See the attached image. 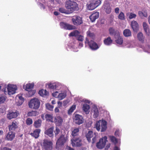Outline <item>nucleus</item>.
<instances>
[{"label":"nucleus","mask_w":150,"mask_h":150,"mask_svg":"<svg viewBox=\"0 0 150 150\" xmlns=\"http://www.w3.org/2000/svg\"><path fill=\"white\" fill-rule=\"evenodd\" d=\"M137 17V15L135 13H130L129 18L130 19H132L133 18H135Z\"/></svg>","instance_id":"nucleus-52"},{"label":"nucleus","mask_w":150,"mask_h":150,"mask_svg":"<svg viewBox=\"0 0 150 150\" xmlns=\"http://www.w3.org/2000/svg\"><path fill=\"white\" fill-rule=\"evenodd\" d=\"M47 85L48 88L51 89H55L56 88V85L51 83H48Z\"/></svg>","instance_id":"nucleus-44"},{"label":"nucleus","mask_w":150,"mask_h":150,"mask_svg":"<svg viewBox=\"0 0 150 150\" xmlns=\"http://www.w3.org/2000/svg\"><path fill=\"white\" fill-rule=\"evenodd\" d=\"M79 128H76L74 129L72 131L71 135L73 138L79 137Z\"/></svg>","instance_id":"nucleus-24"},{"label":"nucleus","mask_w":150,"mask_h":150,"mask_svg":"<svg viewBox=\"0 0 150 150\" xmlns=\"http://www.w3.org/2000/svg\"><path fill=\"white\" fill-rule=\"evenodd\" d=\"M93 5L97 7L101 3V1L100 0H93L92 1Z\"/></svg>","instance_id":"nucleus-41"},{"label":"nucleus","mask_w":150,"mask_h":150,"mask_svg":"<svg viewBox=\"0 0 150 150\" xmlns=\"http://www.w3.org/2000/svg\"><path fill=\"white\" fill-rule=\"evenodd\" d=\"M54 129V127L53 126L48 128L45 132V134L48 135L50 137L53 138L54 137L53 131Z\"/></svg>","instance_id":"nucleus-18"},{"label":"nucleus","mask_w":150,"mask_h":150,"mask_svg":"<svg viewBox=\"0 0 150 150\" xmlns=\"http://www.w3.org/2000/svg\"><path fill=\"white\" fill-rule=\"evenodd\" d=\"M59 25L61 28L66 30H71L76 28L75 26L65 22H62L60 23Z\"/></svg>","instance_id":"nucleus-7"},{"label":"nucleus","mask_w":150,"mask_h":150,"mask_svg":"<svg viewBox=\"0 0 150 150\" xmlns=\"http://www.w3.org/2000/svg\"><path fill=\"white\" fill-rule=\"evenodd\" d=\"M6 97L5 96H2L0 97V103H3L6 100Z\"/></svg>","instance_id":"nucleus-49"},{"label":"nucleus","mask_w":150,"mask_h":150,"mask_svg":"<svg viewBox=\"0 0 150 150\" xmlns=\"http://www.w3.org/2000/svg\"><path fill=\"white\" fill-rule=\"evenodd\" d=\"M119 133V131L118 130H116L115 131V135L116 136H118Z\"/></svg>","instance_id":"nucleus-60"},{"label":"nucleus","mask_w":150,"mask_h":150,"mask_svg":"<svg viewBox=\"0 0 150 150\" xmlns=\"http://www.w3.org/2000/svg\"><path fill=\"white\" fill-rule=\"evenodd\" d=\"M58 93V92L57 91H56L55 92L53 93H52V95L54 97H56V96L57 95V94Z\"/></svg>","instance_id":"nucleus-61"},{"label":"nucleus","mask_w":150,"mask_h":150,"mask_svg":"<svg viewBox=\"0 0 150 150\" xmlns=\"http://www.w3.org/2000/svg\"><path fill=\"white\" fill-rule=\"evenodd\" d=\"M107 137L106 136L101 138L98 142H97L96 144V147L99 149H102L103 148L107 142Z\"/></svg>","instance_id":"nucleus-8"},{"label":"nucleus","mask_w":150,"mask_h":150,"mask_svg":"<svg viewBox=\"0 0 150 150\" xmlns=\"http://www.w3.org/2000/svg\"><path fill=\"white\" fill-rule=\"evenodd\" d=\"M96 7L95 5H93V3L92 2L88 6V8L89 10H92L94 9Z\"/></svg>","instance_id":"nucleus-39"},{"label":"nucleus","mask_w":150,"mask_h":150,"mask_svg":"<svg viewBox=\"0 0 150 150\" xmlns=\"http://www.w3.org/2000/svg\"><path fill=\"white\" fill-rule=\"evenodd\" d=\"M8 127L9 131L14 132L18 128V124L16 121H13Z\"/></svg>","instance_id":"nucleus-15"},{"label":"nucleus","mask_w":150,"mask_h":150,"mask_svg":"<svg viewBox=\"0 0 150 150\" xmlns=\"http://www.w3.org/2000/svg\"><path fill=\"white\" fill-rule=\"evenodd\" d=\"M86 34L88 38H90L91 39L94 40L95 38V35L94 33L88 30L86 32Z\"/></svg>","instance_id":"nucleus-30"},{"label":"nucleus","mask_w":150,"mask_h":150,"mask_svg":"<svg viewBox=\"0 0 150 150\" xmlns=\"http://www.w3.org/2000/svg\"><path fill=\"white\" fill-rule=\"evenodd\" d=\"M26 122L27 125H30L32 124L33 120L31 119L28 118L27 119Z\"/></svg>","instance_id":"nucleus-50"},{"label":"nucleus","mask_w":150,"mask_h":150,"mask_svg":"<svg viewBox=\"0 0 150 150\" xmlns=\"http://www.w3.org/2000/svg\"><path fill=\"white\" fill-rule=\"evenodd\" d=\"M19 113L18 111L9 112L7 116V118L9 120H11L13 118H16L18 115Z\"/></svg>","instance_id":"nucleus-19"},{"label":"nucleus","mask_w":150,"mask_h":150,"mask_svg":"<svg viewBox=\"0 0 150 150\" xmlns=\"http://www.w3.org/2000/svg\"><path fill=\"white\" fill-rule=\"evenodd\" d=\"M67 139L65 137L64 135H61L56 142V148L58 150H61L63 147Z\"/></svg>","instance_id":"nucleus-3"},{"label":"nucleus","mask_w":150,"mask_h":150,"mask_svg":"<svg viewBox=\"0 0 150 150\" xmlns=\"http://www.w3.org/2000/svg\"><path fill=\"white\" fill-rule=\"evenodd\" d=\"M119 8L118 7H117L115 9V12L116 13H119Z\"/></svg>","instance_id":"nucleus-58"},{"label":"nucleus","mask_w":150,"mask_h":150,"mask_svg":"<svg viewBox=\"0 0 150 150\" xmlns=\"http://www.w3.org/2000/svg\"><path fill=\"white\" fill-rule=\"evenodd\" d=\"M16 133L14 132L9 131L5 134V139L8 141H11L13 140L15 137Z\"/></svg>","instance_id":"nucleus-12"},{"label":"nucleus","mask_w":150,"mask_h":150,"mask_svg":"<svg viewBox=\"0 0 150 150\" xmlns=\"http://www.w3.org/2000/svg\"><path fill=\"white\" fill-rule=\"evenodd\" d=\"M55 112H58L59 111V110L58 108H56L54 110Z\"/></svg>","instance_id":"nucleus-63"},{"label":"nucleus","mask_w":150,"mask_h":150,"mask_svg":"<svg viewBox=\"0 0 150 150\" xmlns=\"http://www.w3.org/2000/svg\"><path fill=\"white\" fill-rule=\"evenodd\" d=\"M123 34L125 37H128L131 36L132 33L129 29H126L124 30Z\"/></svg>","instance_id":"nucleus-31"},{"label":"nucleus","mask_w":150,"mask_h":150,"mask_svg":"<svg viewBox=\"0 0 150 150\" xmlns=\"http://www.w3.org/2000/svg\"><path fill=\"white\" fill-rule=\"evenodd\" d=\"M1 150H12V149L11 148L4 147Z\"/></svg>","instance_id":"nucleus-56"},{"label":"nucleus","mask_w":150,"mask_h":150,"mask_svg":"<svg viewBox=\"0 0 150 150\" xmlns=\"http://www.w3.org/2000/svg\"><path fill=\"white\" fill-rule=\"evenodd\" d=\"M65 7L70 13L79 9L78 5L77 3L71 0H69L66 2Z\"/></svg>","instance_id":"nucleus-1"},{"label":"nucleus","mask_w":150,"mask_h":150,"mask_svg":"<svg viewBox=\"0 0 150 150\" xmlns=\"http://www.w3.org/2000/svg\"><path fill=\"white\" fill-rule=\"evenodd\" d=\"M143 28L145 32L147 33L149 31L148 25L146 22H144L143 23Z\"/></svg>","instance_id":"nucleus-43"},{"label":"nucleus","mask_w":150,"mask_h":150,"mask_svg":"<svg viewBox=\"0 0 150 150\" xmlns=\"http://www.w3.org/2000/svg\"><path fill=\"white\" fill-rule=\"evenodd\" d=\"M85 44H87L90 48L92 50H96L99 48L97 44L93 40L89 41L88 38H86L85 41Z\"/></svg>","instance_id":"nucleus-6"},{"label":"nucleus","mask_w":150,"mask_h":150,"mask_svg":"<svg viewBox=\"0 0 150 150\" xmlns=\"http://www.w3.org/2000/svg\"><path fill=\"white\" fill-rule=\"evenodd\" d=\"M103 42L105 45H109L112 43V40L111 39L110 37H108L104 40Z\"/></svg>","instance_id":"nucleus-28"},{"label":"nucleus","mask_w":150,"mask_h":150,"mask_svg":"<svg viewBox=\"0 0 150 150\" xmlns=\"http://www.w3.org/2000/svg\"><path fill=\"white\" fill-rule=\"evenodd\" d=\"M78 37L77 38L78 40L80 41H83V37L81 35H78Z\"/></svg>","instance_id":"nucleus-55"},{"label":"nucleus","mask_w":150,"mask_h":150,"mask_svg":"<svg viewBox=\"0 0 150 150\" xmlns=\"http://www.w3.org/2000/svg\"><path fill=\"white\" fill-rule=\"evenodd\" d=\"M99 13L98 12H93L89 16V18L92 22H94L99 17Z\"/></svg>","instance_id":"nucleus-17"},{"label":"nucleus","mask_w":150,"mask_h":150,"mask_svg":"<svg viewBox=\"0 0 150 150\" xmlns=\"http://www.w3.org/2000/svg\"><path fill=\"white\" fill-rule=\"evenodd\" d=\"M71 144L73 146H81V139L80 137L73 138L71 140Z\"/></svg>","instance_id":"nucleus-9"},{"label":"nucleus","mask_w":150,"mask_h":150,"mask_svg":"<svg viewBox=\"0 0 150 150\" xmlns=\"http://www.w3.org/2000/svg\"><path fill=\"white\" fill-rule=\"evenodd\" d=\"M41 123L42 121L41 120L38 119L34 122V126L36 128L40 127L41 126Z\"/></svg>","instance_id":"nucleus-36"},{"label":"nucleus","mask_w":150,"mask_h":150,"mask_svg":"<svg viewBox=\"0 0 150 150\" xmlns=\"http://www.w3.org/2000/svg\"><path fill=\"white\" fill-rule=\"evenodd\" d=\"M71 21L74 26H78L83 23L82 18L77 15L73 16L71 18Z\"/></svg>","instance_id":"nucleus-5"},{"label":"nucleus","mask_w":150,"mask_h":150,"mask_svg":"<svg viewBox=\"0 0 150 150\" xmlns=\"http://www.w3.org/2000/svg\"><path fill=\"white\" fill-rule=\"evenodd\" d=\"M103 9L107 14H110L111 11V8L110 5L109 3H105L102 6Z\"/></svg>","instance_id":"nucleus-14"},{"label":"nucleus","mask_w":150,"mask_h":150,"mask_svg":"<svg viewBox=\"0 0 150 150\" xmlns=\"http://www.w3.org/2000/svg\"><path fill=\"white\" fill-rule=\"evenodd\" d=\"M92 143L93 144L94 143H95L96 140V136L94 137L93 139H92Z\"/></svg>","instance_id":"nucleus-59"},{"label":"nucleus","mask_w":150,"mask_h":150,"mask_svg":"<svg viewBox=\"0 0 150 150\" xmlns=\"http://www.w3.org/2000/svg\"><path fill=\"white\" fill-rule=\"evenodd\" d=\"M40 131V129H36L33 132L31 133L30 134L35 139L38 138L39 136V134Z\"/></svg>","instance_id":"nucleus-21"},{"label":"nucleus","mask_w":150,"mask_h":150,"mask_svg":"<svg viewBox=\"0 0 150 150\" xmlns=\"http://www.w3.org/2000/svg\"><path fill=\"white\" fill-rule=\"evenodd\" d=\"M137 38L139 41L142 43L144 42L145 37L142 33L139 32L137 34Z\"/></svg>","instance_id":"nucleus-23"},{"label":"nucleus","mask_w":150,"mask_h":150,"mask_svg":"<svg viewBox=\"0 0 150 150\" xmlns=\"http://www.w3.org/2000/svg\"><path fill=\"white\" fill-rule=\"evenodd\" d=\"M117 37L116 39H117L115 40L116 43L120 45H122L123 42V38L120 36V34L119 32L117 34Z\"/></svg>","instance_id":"nucleus-25"},{"label":"nucleus","mask_w":150,"mask_h":150,"mask_svg":"<svg viewBox=\"0 0 150 150\" xmlns=\"http://www.w3.org/2000/svg\"><path fill=\"white\" fill-rule=\"evenodd\" d=\"M131 25L133 31L137 32L139 29V25L137 21H133L131 22Z\"/></svg>","instance_id":"nucleus-20"},{"label":"nucleus","mask_w":150,"mask_h":150,"mask_svg":"<svg viewBox=\"0 0 150 150\" xmlns=\"http://www.w3.org/2000/svg\"><path fill=\"white\" fill-rule=\"evenodd\" d=\"M76 106L75 105H73L68 110V113L69 115H70L75 109Z\"/></svg>","instance_id":"nucleus-38"},{"label":"nucleus","mask_w":150,"mask_h":150,"mask_svg":"<svg viewBox=\"0 0 150 150\" xmlns=\"http://www.w3.org/2000/svg\"><path fill=\"white\" fill-rule=\"evenodd\" d=\"M38 114L39 113L37 111H32L28 112L27 115L28 116H35Z\"/></svg>","instance_id":"nucleus-35"},{"label":"nucleus","mask_w":150,"mask_h":150,"mask_svg":"<svg viewBox=\"0 0 150 150\" xmlns=\"http://www.w3.org/2000/svg\"><path fill=\"white\" fill-rule=\"evenodd\" d=\"M118 18L121 20H124L125 19L124 13L121 12L118 16Z\"/></svg>","instance_id":"nucleus-45"},{"label":"nucleus","mask_w":150,"mask_h":150,"mask_svg":"<svg viewBox=\"0 0 150 150\" xmlns=\"http://www.w3.org/2000/svg\"><path fill=\"white\" fill-rule=\"evenodd\" d=\"M59 11L60 12L62 13H64L66 14L69 13V11H67L64 8L62 7L59 8Z\"/></svg>","instance_id":"nucleus-42"},{"label":"nucleus","mask_w":150,"mask_h":150,"mask_svg":"<svg viewBox=\"0 0 150 150\" xmlns=\"http://www.w3.org/2000/svg\"><path fill=\"white\" fill-rule=\"evenodd\" d=\"M110 139L112 142L114 143L117 142V139L114 136H112L110 138Z\"/></svg>","instance_id":"nucleus-54"},{"label":"nucleus","mask_w":150,"mask_h":150,"mask_svg":"<svg viewBox=\"0 0 150 150\" xmlns=\"http://www.w3.org/2000/svg\"><path fill=\"white\" fill-rule=\"evenodd\" d=\"M39 5L41 8H43V9H45V6L43 4L40 3L39 4Z\"/></svg>","instance_id":"nucleus-57"},{"label":"nucleus","mask_w":150,"mask_h":150,"mask_svg":"<svg viewBox=\"0 0 150 150\" xmlns=\"http://www.w3.org/2000/svg\"><path fill=\"white\" fill-rule=\"evenodd\" d=\"M107 122L105 121L100 120L96 122L95 127L97 131H99L101 129V132H103L105 131L107 129Z\"/></svg>","instance_id":"nucleus-2"},{"label":"nucleus","mask_w":150,"mask_h":150,"mask_svg":"<svg viewBox=\"0 0 150 150\" xmlns=\"http://www.w3.org/2000/svg\"><path fill=\"white\" fill-rule=\"evenodd\" d=\"M41 118L42 120H45V115H44V114L42 115H41Z\"/></svg>","instance_id":"nucleus-64"},{"label":"nucleus","mask_w":150,"mask_h":150,"mask_svg":"<svg viewBox=\"0 0 150 150\" xmlns=\"http://www.w3.org/2000/svg\"><path fill=\"white\" fill-rule=\"evenodd\" d=\"M93 136V133L91 131H89L86 134V137L88 142L91 141V139Z\"/></svg>","instance_id":"nucleus-27"},{"label":"nucleus","mask_w":150,"mask_h":150,"mask_svg":"<svg viewBox=\"0 0 150 150\" xmlns=\"http://www.w3.org/2000/svg\"><path fill=\"white\" fill-rule=\"evenodd\" d=\"M34 86V83H28L26 84L25 90L26 91H29L32 90Z\"/></svg>","instance_id":"nucleus-32"},{"label":"nucleus","mask_w":150,"mask_h":150,"mask_svg":"<svg viewBox=\"0 0 150 150\" xmlns=\"http://www.w3.org/2000/svg\"><path fill=\"white\" fill-rule=\"evenodd\" d=\"M74 120L75 121V123L78 125H80L83 122V117L79 114H76L74 115Z\"/></svg>","instance_id":"nucleus-13"},{"label":"nucleus","mask_w":150,"mask_h":150,"mask_svg":"<svg viewBox=\"0 0 150 150\" xmlns=\"http://www.w3.org/2000/svg\"><path fill=\"white\" fill-rule=\"evenodd\" d=\"M45 117L46 121L53 122V117L52 115L46 114L45 115Z\"/></svg>","instance_id":"nucleus-29"},{"label":"nucleus","mask_w":150,"mask_h":150,"mask_svg":"<svg viewBox=\"0 0 150 150\" xmlns=\"http://www.w3.org/2000/svg\"><path fill=\"white\" fill-rule=\"evenodd\" d=\"M138 14L139 17L142 19L147 16V13L146 11H139L138 12Z\"/></svg>","instance_id":"nucleus-26"},{"label":"nucleus","mask_w":150,"mask_h":150,"mask_svg":"<svg viewBox=\"0 0 150 150\" xmlns=\"http://www.w3.org/2000/svg\"><path fill=\"white\" fill-rule=\"evenodd\" d=\"M60 130L57 127H56L55 130L54 131L55 135L56 136L60 132Z\"/></svg>","instance_id":"nucleus-53"},{"label":"nucleus","mask_w":150,"mask_h":150,"mask_svg":"<svg viewBox=\"0 0 150 150\" xmlns=\"http://www.w3.org/2000/svg\"><path fill=\"white\" fill-rule=\"evenodd\" d=\"M40 102L39 100L35 98L31 99L28 103L29 107L31 108L38 109L40 107Z\"/></svg>","instance_id":"nucleus-4"},{"label":"nucleus","mask_w":150,"mask_h":150,"mask_svg":"<svg viewBox=\"0 0 150 150\" xmlns=\"http://www.w3.org/2000/svg\"><path fill=\"white\" fill-rule=\"evenodd\" d=\"M66 96V94L62 93H60L58 96V98L59 100H62Z\"/></svg>","instance_id":"nucleus-40"},{"label":"nucleus","mask_w":150,"mask_h":150,"mask_svg":"<svg viewBox=\"0 0 150 150\" xmlns=\"http://www.w3.org/2000/svg\"><path fill=\"white\" fill-rule=\"evenodd\" d=\"M109 34L110 35H115V38H117V34H116V32L115 31V29L112 27H111L109 28Z\"/></svg>","instance_id":"nucleus-34"},{"label":"nucleus","mask_w":150,"mask_h":150,"mask_svg":"<svg viewBox=\"0 0 150 150\" xmlns=\"http://www.w3.org/2000/svg\"><path fill=\"white\" fill-rule=\"evenodd\" d=\"M53 143L51 141L45 139L42 143V146L45 150H51L53 148Z\"/></svg>","instance_id":"nucleus-10"},{"label":"nucleus","mask_w":150,"mask_h":150,"mask_svg":"<svg viewBox=\"0 0 150 150\" xmlns=\"http://www.w3.org/2000/svg\"><path fill=\"white\" fill-rule=\"evenodd\" d=\"M82 108L83 110L86 114H88L89 113V110L90 108L89 105L86 104H84L83 105Z\"/></svg>","instance_id":"nucleus-22"},{"label":"nucleus","mask_w":150,"mask_h":150,"mask_svg":"<svg viewBox=\"0 0 150 150\" xmlns=\"http://www.w3.org/2000/svg\"><path fill=\"white\" fill-rule=\"evenodd\" d=\"M57 103L59 107H61L62 106V102L59 101Z\"/></svg>","instance_id":"nucleus-62"},{"label":"nucleus","mask_w":150,"mask_h":150,"mask_svg":"<svg viewBox=\"0 0 150 150\" xmlns=\"http://www.w3.org/2000/svg\"><path fill=\"white\" fill-rule=\"evenodd\" d=\"M46 107L47 109L51 111L54 108L53 106L49 103H47L46 105Z\"/></svg>","instance_id":"nucleus-47"},{"label":"nucleus","mask_w":150,"mask_h":150,"mask_svg":"<svg viewBox=\"0 0 150 150\" xmlns=\"http://www.w3.org/2000/svg\"><path fill=\"white\" fill-rule=\"evenodd\" d=\"M94 114L93 116L94 118H97L99 112L97 108H96L94 110Z\"/></svg>","instance_id":"nucleus-48"},{"label":"nucleus","mask_w":150,"mask_h":150,"mask_svg":"<svg viewBox=\"0 0 150 150\" xmlns=\"http://www.w3.org/2000/svg\"><path fill=\"white\" fill-rule=\"evenodd\" d=\"M19 98L20 99V100L18 101V103L17 104V105H21L23 103L24 99L22 96H19Z\"/></svg>","instance_id":"nucleus-51"},{"label":"nucleus","mask_w":150,"mask_h":150,"mask_svg":"<svg viewBox=\"0 0 150 150\" xmlns=\"http://www.w3.org/2000/svg\"><path fill=\"white\" fill-rule=\"evenodd\" d=\"M8 93L9 95H13L15 93L17 89V87L16 85L8 84L7 86Z\"/></svg>","instance_id":"nucleus-11"},{"label":"nucleus","mask_w":150,"mask_h":150,"mask_svg":"<svg viewBox=\"0 0 150 150\" xmlns=\"http://www.w3.org/2000/svg\"><path fill=\"white\" fill-rule=\"evenodd\" d=\"M79 34V32L77 30H75L70 33L69 34V36L70 37L71 36H75L76 37L78 36Z\"/></svg>","instance_id":"nucleus-37"},{"label":"nucleus","mask_w":150,"mask_h":150,"mask_svg":"<svg viewBox=\"0 0 150 150\" xmlns=\"http://www.w3.org/2000/svg\"><path fill=\"white\" fill-rule=\"evenodd\" d=\"M39 95L42 96H47L49 93L46 90L42 89L39 90Z\"/></svg>","instance_id":"nucleus-33"},{"label":"nucleus","mask_w":150,"mask_h":150,"mask_svg":"<svg viewBox=\"0 0 150 150\" xmlns=\"http://www.w3.org/2000/svg\"><path fill=\"white\" fill-rule=\"evenodd\" d=\"M54 121L57 126H60L62 124L63 122V119L60 116H57L54 118Z\"/></svg>","instance_id":"nucleus-16"},{"label":"nucleus","mask_w":150,"mask_h":150,"mask_svg":"<svg viewBox=\"0 0 150 150\" xmlns=\"http://www.w3.org/2000/svg\"><path fill=\"white\" fill-rule=\"evenodd\" d=\"M28 91V95L29 97L32 96L34 94L35 92V90H32Z\"/></svg>","instance_id":"nucleus-46"}]
</instances>
